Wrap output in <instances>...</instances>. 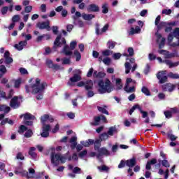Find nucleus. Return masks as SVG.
Here are the masks:
<instances>
[{"mask_svg": "<svg viewBox=\"0 0 179 179\" xmlns=\"http://www.w3.org/2000/svg\"><path fill=\"white\" fill-rule=\"evenodd\" d=\"M24 131H27V127L24 125H20L18 128L17 132L18 134H23Z\"/></svg>", "mask_w": 179, "mask_h": 179, "instance_id": "49530a36", "label": "nucleus"}, {"mask_svg": "<svg viewBox=\"0 0 179 179\" xmlns=\"http://www.w3.org/2000/svg\"><path fill=\"white\" fill-rule=\"evenodd\" d=\"M100 146H101V141L97 139L94 143V150H99L100 149Z\"/></svg>", "mask_w": 179, "mask_h": 179, "instance_id": "f704fd0d", "label": "nucleus"}, {"mask_svg": "<svg viewBox=\"0 0 179 179\" xmlns=\"http://www.w3.org/2000/svg\"><path fill=\"white\" fill-rule=\"evenodd\" d=\"M141 92L143 93L145 96H150V90H148V87L143 86L141 88Z\"/></svg>", "mask_w": 179, "mask_h": 179, "instance_id": "58836bf2", "label": "nucleus"}, {"mask_svg": "<svg viewBox=\"0 0 179 179\" xmlns=\"http://www.w3.org/2000/svg\"><path fill=\"white\" fill-rule=\"evenodd\" d=\"M33 136V131L31 129H28L24 134L25 138H31Z\"/></svg>", "mask_w": 179, "mask_h": 179, "instance_id": "3c124183", "label": "nucleus"}, {"mask_svg": "<svg viewBox=\"0 0 179 179\" xmlns=\"http://www.w3.org/2000/svg\"><path fill=\"white\" fill-rule=\"evenodd\" d=\"M86 155H87V150H84L83 151L80 152L78 154V157L82 159L83 157H85V156H86Z\"/></svg>", "mask_w": 179, "mask_h": 179, "instance_id": "69168bd1", "label": "nucleus"}, {"mask_svg": "<svg viewBox=\"0 0 179 179\" xmlns=\"http://www.w3.org/2000/svg\"><path fill=\"white\" fill-rule=\"evenodd\" d=\"M24 117V121H34L36 120V116L32 115L31 113H27L25 114L21 115L20 118Z\"/></svg>", "mask_w": 179, "mask_h": 179, "instance_id": "6ab92c4d", "label": "nucleus"}, {"mask_svg": "<svg viewBox=\"0 0 179 179\" xmlns=\"http://www.w3.org/2000/svg\"><path fill=\"white\" fill-rule=\"evenodd\" d=\"M62 64L63 65H69L71 64V59L70 58H63L62 59Z\"/></svg>", "mask_w": 179, "mask_h": 179, "instance_id": "5fc2aeb1", "label": "nucleus"}, {"mask_svg": "<svg viewBox=\"0 0 179 179\" xmlns=\"http://www.w3.org/2000/svg\"><path fill=\"white\" fill-rule=\"evenodd\" d=\"M46 65L48 68L52 69V66H54V63L52 62V60L48 59L46 60Z\"/></svg>", "mask_w": 179, "mask_h": 179, "instance_id": "e2e57ef3", "label": "nucleus"}, {"mask_svg": "<svg viewBox=\"0 0 179 179\" xmlns=\"http://www.w3.org/2000/svg\"><path fill=\"white\" fill-rule=\"evenodd\" d=\"M126 166L129 168L135 167L136 166V158L133 157L132 159L126 160Z\"/></svg>", "mask_w": 179, "mask_h": 179, "instance_id": "412c9836", "label": "nucleus"}, {"mask_svg": "<svg viewBox=\"0 0 179 179\" xmlns=\"http://www.w3.org/2000/svg\"><path fill=\"white\" fill-rule=\"evenodd\" d=\"M106 76V73L103 71H99L98 73L96 75V78L97 79H103Z\"/></svg>", "mask_w": 179, "mask_h": 179, "instance_id": "603ef678", "label": "nucleus"}, {"mask_svg": "<svg viewBox=\"0 0 179 179\" xmlns=\"http://www.w3.org/2000/svg\"><path fill=\"white\" fill-rule=\"evenodd\" d=\"M122 82V80H121V78H116V90H121V89H122V84H121Z\"/></svg>", "mask_w": 179, "mask_h": 179, "instance_id": "e433bc0d", "label": "nucleus"}, {"mask_svg": "<svg viewBox=\"0 0 179 179\" xmlns=\"http://www.w3.org/2000/svg\"><path fill=\"white\" fill-rule=\"evenodd\" d=\"M116 44V42H114L113 41H108L107 42V48H108V50H114Z\"/></svg>", "mask_w": 179, "mask_h": 179, "instance_id": "473e14b6", "label": "nucleus"}, {"mask_svg": "<svg viewBox=\"0 0 179 179\" xmlns=\"http://www.w3.org/2000/svg\"><path fill=\"white\" fill-rule=\"evenodd\" d=\"M70 80L73 83H75L76 82H79L80 80H82V77L79 74L76 73L73 75V77L70 78Z\"/></svg>", "mask_w": 179, "mask_h": 179, "instance_id": "cd10ccee", "label": "nucleus"}, {"mask_svg": "<svg viewBox=\"0 0 179 179\" xmlns=\"http://www.w3.org/2000/svg\"><path fill=\"white\" fill-rule=\"evenodd\" d=\"M98 170L99 171H106V173H108L110 171V168L106 165H102L101 166H97Z\"/></svg>", "mask_w": 179, "mask_h": 179, "instance_id": "4c0bfd02", "label": "nucleus"}, {"mask_svg": "<svg viewBox=\"0 0 179 179\" xmlns=\"http://www.w3.org/2000/svg\"><path fill=\"white\" fill-rule=\"evenodd\" d=\"M74 55L76 57V61H77V62L82 59V55H80V52H78V50L74 51Z\"/></svg>", "mask_w": 179, "mask_h": 179, "instance_id": "a18cd8bd", "label": "nucleus"}, {"mask_svg": "<svg viewBox=\"0 0 179 179\" xmlns=\"http://www.w3.org/2000/svg\"><path fill=\"white\" fill-rule=\"evenodd\" d=\"M99 139L101 141L108 139V134L107 133H102L99 136Z\"/></svg>", "mask_w": 179, "mask_h": 179, "instance_id": "09e8293b", "label": "nucleus"}, {"mask_svg": "<svg viewBox=\"0 0 179 179\" xmlns=\"http://www.w3.org/2000/svg\"><path fill=\"white\" fill-rule=\"evenodd\" d=\"M50 160L52 164H55V166H58V164H59V160L62 164L66 162L65 157L62 156L59 153L55 154V152L54 151H52L50 154Z\"/></svg>", "mask_w": 179, "mask_h": 179, "instance_id": "7ed1b4c3", "label": "nucleus"}, {"mask_svg": "<svg viewBox=\"0 0 179 179\" xmlns=\"http://www.w3.org/2000/svg\"><path fill=\"white\" fill-rule=\"evenodd\" d=\"M8 6H3L1 9V15H6V13H8Z\"/></svg>", "mask_w": 179, "mask_h": 179, "instance_id": "0e129e2a", "label": "nucleus"}, {"mask_svg": "<svg viewBox=\"0 0 179 179\" xmlns=\"http://www.w3.org/2000/svg\"><path fill=\"white\" fill-rule=\"evenodd\" d=\"M14 173L15 174H16V176L20 174L21 177H26L27 178H33V176H29V172L27 171L23 170L22 168H16Z\"/></svg>", "mask_w": 179, "mask_h": 179, "instance_id": "1a4fd4ad", "label": "nucleus"}, {"mask_svg": "<svg viewBox=\"0 0 179 179\" xmlns=\"http://www.w3.org/2000/svg\"><path fill=\"white\" fill-rule=\"evenodd\" d=\"M87 12H100V7L94 3H91L87 7Z\"/></svg>", "mask_w": 179, "mask_h": 179, "instance_id": "f3484780", "label": "nucleus"}, {"mask_svg": "<svg viewBox=\"0 0 179 179\" xmlns=\"http://www.w3.org/2000/svg\"><path fill=\"white\" fill-rule=\"evenodd\" d=\"M81 145L85 146V148H89L90 145H94V140L93 139H88L86 141H80Z\"/></svg>", "mask_w": 179, "mask_h": 179, "instance_id": "a878e982", "label": "nucleus"}, {"mask_svg": "<svg viewBox=\"0 0 179 179\" xmlns=\"http://www.w3.org/2000/svg\"><path fill=\"white\" fill-rule=\"evenodd\" d=\"M42 131L50 132V131H51V125L43 124Z\"/></svg>", "mask_w": 179, "mask_h": 179, "instance_id": "de8ad7c7", "label": "nucleus"}, {"mask_svg": "<svg viewBox=\"0 0 179 179\" xmlns=\"http://www.w3.org/2000/svg\"><path fill=\"white\" fill-rule=\"evenodd\" d=\"M162 164L164 167H166V168L170 167V163H169V161L166 159L162 160Z\"/></svg>", "mask_w": 179, "mask_h": 179, "instance_id": "bf43d9fd", "label": "nucleus"}, {"mask_svg": "<svg viewBox=\"0 0 179 179\" xmlns=\"http://www.w3.org/2000/svg\"><path fill=\"white\" fill-rule=\"evenodd\" d=\"M108 27H109L108 24H106L103 26V27L101 29V30H100V24L96 23L95 24V33H96V36H101V34H103V33H106V31H107V30H108Z\"/></svg>", "mask_w": 179, "mask_h": 179, "instance_id": "0eeeda50", "label": "nucleus"}, {"mask_svg": "<svg viewBox=\"0 0 179 179\" xmlns=\"http://www.w3.org/2000/svg\"><path fill=\"white\" fill-rule=\"evenodd\" d=\"M127 166V161L121 160L118 165V169H124Z\"/></svg>", "mask_w": 179, "mask_h": 179, "instance_id": "680f3d73", "label": "nucleus"}, {"mask_svg": "<svg viewBox=\"0 0 179 179\" xmlns=\"http://www.w3.org/2000/svg\"><path fill=\"white\" fill-rule=\"evenodd\" d=\"M103 122V124H107L108 121H107V117L104 115H99L98 116L94 117V122H91L90 124L92 127H97L100 125L101 122Z\"/></svg>", "mask_w": 179, "mask_h": 179, "instance_id": "20e7f679", "label": "nucleus"}, {"mask_svg": "<svg viewBox=\"0 0 179 179\" xmlns=\"http://www.w3.org/2000/svg\"><path fill=\"white\" fill-rule=\"evenodd\" d=\"M155 36L157 37V43L160 41V38H162L161 42L159 44V50H162L163 47H164V44H166V38H162V34H159L158 32L155 33Z\"/></svg>", "mask_w": 179, "mask_h": 179, "instance_id": "f8f14e48", "label": "nucleus"}, {"mask_svg": "<svg viewBox=\"0 0 179 179\" xmlns=\"http://www.w3.org/2000/svg\"><path fill=\"white\" fill-rule=\"evenodd\" d=\"M85 89L87 92L92 90L93 89V81L92 80H89L86 81V84L85 85Z\"/></svg>", "mask_w": 179, "mask_h": 179, "instance_id": "bb28decb", "label": "nucleus"}, {"mask_svg": "<svg viewBox=\"0 0 179 179\" xmlns=\"http://www.w3.org/2000/svg\"><path fill=\"white\" fill-rule=\"evenodd\" d=\"M102 13H104L106 15V13H108V4L107 3H105L102 5Z\"/></svg>", "mask_w": 179, "mask_h": 179, "instance_id": "a19ab883", "label": "nucleus"}, {"mask_svg": "<svg viewBox=\"0 0 179 179\" xmlns=\"http://www.w3.org/2000/svg\"><path fill=\"white\" fill-rule=\"evenodd\" d=\"M48 85L46 82L41 83V80L40 78H36L35 83L31 85V93L32 94H38L36 96V100H43L44 95V90L47 87Z\"/></svg>", "mask_w": 179, "mask_h": 179, "instance_id": "f257e3e1", "label": "nucleus"}, {"mask_svg": "<svg viewBox=\"0 0 179 179\" xmlns=\"http://www.w3.org/2000/svg\"><path fill=\"white\" fill-rule=\"evenodd\" d=\"M20 20V15H15L12 17L13 23H16V22H19Z\"/></svg>", "mask_w": 179, "mask_h": 179, "instance_id": "4d7b16f0", "label": "nucleus"}, {"mask_svg": "<svg viewBox=\"0 0 179 179\" xmlns=\"http://www.w3.org/2000/svg\"><path fill=\"white\" fill-rule=\"evenodd\" d=\"M168 78H170L171 79H179V75L178 73H174L173 72H170L168 74Z\"/></svg>", "mask_w": 179, "mask_h": 179, "instance_id": "79ce46f5", "label": "nucleus"}, {"mask_svg": "<svg viewBox=\"0 0 179 179\" xmlns=\"http://www.w3.org/2000/svg\"><path fill=\"white\" fill-rule=\"evenodd\" d=\"M121 53H120V52H117V53H114L113 55V59H115V60H117V59H120V58H121Z\"/></svg>", "mask_w": 179, "mask_h": 179, "instance_id": "338daca9", "label": "nucleus"}, {"mask_svg": "<svg viewBox=\"0 0 179 179\" xmlns=\"http://www.w3.org/2000/svg\"><path fill=\"white\" fill-rule=\"evenodd\" d=\"M66 44V40L65 38H62V35L59 34L53 43V50H57V48H59L62 47V45Z\"/></svg>", "mask_w": 179, "mask_h": 179, "instance_id": "39448f33", "label": "nucleus"}, {"mask_svg": "<svg viewBox=\"0 0 179 179\" xmlns=\"http://www.w3.org/2000/svg\"><path fill=\"white\" fill-rule=\"evenodd\" d=\"M22 99H23L22 96H13L10 101V107L14 109L19 108L20 107V101L19 100H22Z\"/></svg>", "mask_w": 179, "mask_h": 179, "instance_id": "423d86ee", "label": "nucleus"}, {"mask_svg": "<svg viewBox=\"0 0 179 179\" xmlns=\"http://www.w3.org/2000/svg\"><path fill=\"white\" fill-rule=\"evenodd\" d=\"M50 118V115L45 114L43 116L41 117V121L44 124V122H46V121H48V119Z\"/></svg>", "mask_w": 179, "mask_h": 179, "instance_id": "864d4df0", "label": "nucleus"}, {"mask_svg": "<svg viewBox=\"0 0 179 179\" xmlns=\"http://www.w3.org/2000/svg\"><path fill=\"white\" fill-rule=\"evenodd\" d=\"M99 90L98 92L100 94H104V93H111L113 87H111V81L106 79L105 83L104 80H100L98 82Z\"/></svg>", "mask_w": 179, "mask_h": 179, "instance_id": "f03ea898", "label": "nucleus"}, {"mask_svg": "<svg viewBox=\"0 0 179 179\" xmlns=\"http://www.w3.org/2000/svg\"><path fill=\"white\" fill-rule=\"evenodd\" d=\"M25 45H27V41H20L18 44H15L14 45L15 48L18 51H22L23 50V47H25Z\"/></svg>", "mask_w": 179, "mask_h": 179, "instance_id": "aec40b11", "label": "nucleus"}, {"mask_svg": "<svg viewBox=\"0 0 179 179\" xmlns=\"http://www.w3.org/2000/svg\"><path fill=\"white\" fill-rule=\"evenodd\" d=\"M125 66V73L128 74L129 72H131V68L132 66H131V64L129 62H126L124 64Z\"/></svg>", "mask_w": 179, "mask_h": 179, "instance_id": "37998d69", "label": "nucleus"}, {"mask_svg": "<svg viewBox=\"0 0 179 179\" xmlns=\"http://www.w3.org/2000/svg\"><path fill=\"white\" fill-rule=\"evenodd\" d=\"M141 33V27L136 26L135 28L131 27L129 33V36H133V34H138Z\"/></svg>", "mask_w": 179, "mask_h": 179, "instance_id": "b1692460", "label": "nucleus"}, {"mask_svg": "<svg viewBox=\"0 0 179 179\" xmlns=\"http://www.w3.org/2000/svg\"><path fill=\"white\" fill-rule=\"evenodd\" d=\"M127 52H129V54H127V53L123 54L124 57H134L135 54V52H134L133 48H129L127 49Z\"/></svg>", "mask_w": 179, "mask_h": 179, "instance_id": "72a5a7b5", "label": "nucleus"}, {"mask_svg": "<svg viewBox=\"0 0 179 179\" xmlns=\"http://www.w3.org/2000/svg\"><path fill=\"white\" fill-rule=\"evenodd\" d=\"M20 85H22V80H16L14 83V87H15V89H19L20 87Z\"/></svg>", "mask_w": 179, "mask_h": 179, "instance_id": "8fccbe9b", "label": "nucleus"}, {"mask_svg": "<svg viewBox=\"0 0 179 179\" xmlns=\"http://www.w3.org/2000/svg\"><path fill=\"white\" fill-rule=\"evenodd\" d=\"M113 54V50H110L109 49L105 50L102 52V55L103 57H110Z\"/></svg>", "mask_w": 179, "mask_h": 179, "instance_id": "c03bdc74", "label": "nucleus"}, {"mask_svg": "<svg viewBox=\"0 0 179 179\" xmlns=\"http://www.w3.org/2000/svg\"><path fill=\"white\" fill-rule=\"evenodd\" d=\"M103 62L105 65H110L111 64V59L110 57H106L103 59Z\"/></svg>", "mask_w": 179, "mask_h": 179, "instance_id": "052dcab7", "label": "nucleus"}, {"mask_svg": "<svg viewBox=\"0 0 179 179\" xmlns=\"http://www.w3.org/2000/svg\"><path fill=\"white\" fill-rule=\"evenodd\" d=\"M16 157L18 160H24V156H23L22 152H18Z\"/></svg>", "mask_w": 179, "mask_h": 179, "instance_id": "774afa93", "label": "nucleus"}, {"mask_svg": "<svg viewBox=\"0 0 179 179\" xmlns=\"http://www.w3.org/2000/svg\"><path fill=\"white\" fill-rule=\"evenodd\" d=\"M157 163V159L155 158L152 159L150 161H148L146 164L145 169L147 170H152V165L156 164Z\"/></svg>", "mask_w": 179, "mask_h": 179, "instance_id": "5701e85b", "label": "nucleus"}, {"mask_svg": "<svg viewBox=\"0 0 179 179\" xmlns=\"http://www.w3.org/2000/svg\"><path fill=\"white\" fill-rule=\"evenodd\" d=\"M136 108L140 110L141 106H139V104H136L133 106V107L129 110V114L130 115H132V113H134V111H135V110H136Z\"/></svg>", "mask_w": 179, "mask_h": 179, "instance_id": "ea45409f", "label": "nucleus"}, {"mask_svg": "<svg viewBox=\"0 0 179 179\" xmlns=\"http://www.w3.org/2000/svg\"><path fill=\"white\" fill-rule=\"evenodd\" d=\"M37 27H38L41 30H44V29L50 30V20H48L46 22L38 23Z\"/></svg>", "mask_w": 179, "mask_h": 179, "instance_id": "a211bd4d", "label": "nucleus"}, {"mask_svg": "<svg viewBox=\"0 0 179 179\" xmlns=\"http://www.w3.org/2000/svg\"><path fill=\"white\" fill-rule=\"evenodd\" d=\"M162 90L164 92H169L170 93H171V92H173L174 90V89H176V85L174 84H171V83H166L164 84L162 86Z\"/></svg>", "mask_w": 179, "mask_h": 179, "instance_id": "2eb2a0df", "label": "nucleus"}, {"mask_svg": "<svg viewBox=\"0 0 179 179\" xmlns=\"http://www.w3.org/2000/svg\"><path fill=\"white\" fill-rule=\"evenodd\" d=\"M173 37L177 38L178 43L173 42L171 44V47L176 48V47H179V28H176L173 30Z\"/></svg>", "mask_w": 179, "mask_h": 179, "instance_id": "4468645a", "label": "nucleus"}, {"mask_svg": "<svg viewBox=\"0 0 179 179\" xmlns=\"http://www.w3.org/2000/svg\"><path fill=\"white\" fill-rule=\"evenodd\" d=\"M96 108L99 113H101V114H106V115H110L108 110L106 109L107 108V106L104 105L103 107L97 106Z\"/></svg>", "mask_w": 179, "mask_h": 179, "instance_id": "393cba45", "label": "nucleus"}, {"mask_svg": "<svg viewBox=\"0 0 179 179\" xmlns=\"http://www.w3.org/2000/svg\"><path fill=\"white\" fill-rule=\"evenodd\" d=\"M63 52L66 56H71L72 55V51L69 50V46L68 45H66L63 48Z\"/></svg>", "mask_w": 179, "mask_h": 179, "instance_id": "c756f323", "label": "nucleus"}, {"mask_svg": "<svg viewBox=\"0 0 179 179\" xmlns=\"http://www.w3.org/2000/svg\"><path fill=\"white\" fill-rule=\"evenodd\" d=\"M28 155L31 157V159H36L37 153H36L35 147H31L29 150Z\"/></svg>", "mask_w": 179, "mask_h": 179, "instance_id": "4be33fe9", "label": "nucleus"}, {"mask_svg": "<svg viewBox=\"0 0 179 179\" xmlns=\"http://www.w3.org/2000/svg\"><path fill=\"white\" fill-rule=\"evenodd\" d=\"M0 72L3 74L5 75V73H6L7 70H6V66H5V65H0Z\"/></svg>", "mask_w": 179, "mask_h": 179, "instance_id": "13d9d810", "label": "nucleus"}, {"mask_svg": "<svg viewBox=\"0 0 179 179\" xmlns=\"http://www.w3.org/2000/svg\"><path fill=\"white\" fill-rule=\"evenodd\" d=\"M98 153L96 154L97 159H100L101 156H110V152L106 147L101 148L98 150Z\"/></svg>", "mask_w": 179, "mask_h": 179, "instance_id": "9b49d317", "label": "nucleus"}, {"mask_svg": "<svg viewBox=\"0 0 179 179\" xmlns=\"http://www.w3.org/2000/svg\"><path fill=\"white\" fill-rule=\"evenodd\" d=\"M166 71H159L157 73V78L158 79L159 81V85H163V83H166V82H167L169 78L167 77V76H163L165 74Z\"/></svg>", "mask_w": 179, "mask_h": 179, "instance_id": "9d476101", "label": "nucleus"}, {"mask_svg": "<svg viewBox=\"0 0 179 179\" xmlns=\"http://www.w3.org/2000/svg\"><path fill=\"white\" fill-rule=\"evenodd\" d=\"M96 16L93 14H83V19L84 20H92V19H94Z\"/></svg>", "mask_w": 179, "mask_h": 179, "instance_id": "7c9ffc66", "label": "nucleus"}, {"mask_svg": "<svg viewBox=\"0 0 179 179\" xmlns=\"http://www.w3.org/2000/svg\"><path fill=\"white\" fill-rule=\"evenodd\" d=\"M179 109L177 107L171 108L170 110H166L164 112L165 117L168 120L173 118V114H178Z\"/></svg>", "mask_w": 179, "mask_h": 179, "instance_id": "6e6552de", "label": "nucleus"}, {"mask_svg": "<svg viewBox=\"0 0 179 179\" xmlns=\"http://www.w3.org/2000/svg\"><path fill=\"white\" fill-rule=\"evenodd\" d=\"M73 174H81L82 169L78 166L74 167L73 169Z\"/></svg>", "mask_w": 179, "mask_h": 179, "instance_id": "6e6d98bb", "label": "nucleus"}, {"mask_svg": "<svg viewBox=\"0 0 179 179\" xmlns=\"http://www.w3.org/2000/svg\"><path fill=\"white\" fill-rule=\"evenodd\" d=\"M164 62L169 66V68H174L176 66H178L179 65V62H175L173 63L171 60H165Z\"/></svg>", "mask_w": 179, "mask_h": 179, "instance_id": "c85d7f7f", "label": "nucleus"}, {"mask_svg": "<svg viewBox=\"0 0 179 179\" xmlns=\"http://www.w3.org/2000/svg\"><path fill=\"white\" fill-rule=\"evenodd\" d=\"M82 14L79 11H76L75 15L72 16V19L73 20V24H76V20H78V17H80Z\"/></svg>", "mask_w": 179, "mask_h": 179, "instance_id": "c9c22d12", "label": "nucleus"}, {"mask_svg": "<svg viewBox=\"0 0 179 179\" xmlns=\"http://www.w3.org/2000/svg\"><path fill=\"white\" fill-rule=\"evenodd\" d=\"M124 90L127 93H134L136 90H135V87L133 86L129 87V85H127V86H124Z\"/></svg>", "mask_w": 179, "mask_h": 179, "instance_id": "2f4dec72", "label": "nucleus"}, {"mask_svg": "<svg viewBox=\"0 0 179 179\" xmlns=\"http://www.w3.org/2000/svg\"><path fill=\"white\" fill-rule=\"evenodd\" d=\"M157 26V31H160L162 29L167 27V26H176V22H161Z\"/></svg>", "mask_w": 179, "mask_h": 179, "instance_id": "ddd939ff", "label": "nucleus"}, {"mask_svg": "<svg viewBox=\"0 0 179 179\" xmlns=\"http://www.w3.org/2000/svg\"><path fill=\"white\" fill-rule=\"evenodd\" d=\"M4 59H5V64L6 65H9L10 64H12L13 62V59L10 57V52L9 51L6 50L4 52Z\"/></svg>", "mask_w": 179, "mask_h": 179, "instance_id": "dca6fc26", "label": "nucleus"}]
</instances>
